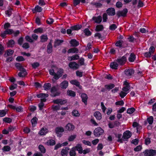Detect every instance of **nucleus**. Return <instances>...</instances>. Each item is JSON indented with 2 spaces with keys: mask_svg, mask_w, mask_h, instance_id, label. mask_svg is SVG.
Instances as JSON below:
<instances>
[{
  "mask_svg": "<svg viewBox=\"0 0 156 156\" xmlns=\"http://www.w3.org/2000/svg\"><path fill=\"white\" fill-rule=\"evenodd\" d=\"M64 73V70L62 68H60L58 69L57 73H56V75L55 76V79L56 80H58L60 77H61L63 75Z\"/></svg>",
  "mask_w": 156,
  "mask_h": 156,
  "instance_id": "8",
  "label": "nucleus"
},
{
  "mask_svg": "<svg viewBox=\"0 0 156 156\" xmlns=\"http://www.w3.org/2000/svg\"><path fill=\"white\" fill-rule=\"evenodd\" d=\"M83 32L84 33L85 35L87 36H90L92 34L91 32L88 28L85 29L83 30Z\"/></svg>",
  "mask_w": 156,
  "mask_h": 156,
  "instance_id": "37",
  "label": "nucleus"
},
{
  "mask_svg": "<svg viewBox=\"0 0 156 156\" xmlns=\"http://www.w3.org/2000/svg\"><path fill=\"white\" fill-rule=\"evenodd\" d=\"M134 70L131 69H127L125 71V73L126 75L131 76L134 73Z\"/></svg>",
  "mask_w": 156,
  "mask_h": 156,
  "instance_id": "29",
  "label": "nucleus"
},
{
  "mask_svg": "<svg viewBox=\"0 0 156 156\" xmlns=\"http://www.w3.org/2000/svg\"><path fill=\"white\" fill-rule=\"evenodd\" d=\"M117 28V26L115 24H112L109 27V29L112 31L114 30Z\"/></svg>",
  "mask_w": 156,
  "mask_h": 156,
  "instance_id": "53",
  "label": "nucleus"
},
{
  "mask_svg": "<svg viewBox=\"0 0 156 156\" xmlns=\"http://www.w3.org/2000/svg\"><path fill=\"white\" fill-rule=\"evenodd\" d=\"M80 58L79 56L77 54H75L72 56H69L67 59L69 61H72L79 59Z\"/></svg>",
  "mask_w": 156,
  "mask_h": 156,
  "instance_id": "21",
  "label": "nucleus"
},
{
  "mask_svg": "<svg viewBox=\"0 0 156 156\" xmlns=\"http://www.w3.org/2000/svg\"><path fill=\"white\" fill-rule=\"evenodd\" d=\"M76 135H71L69 137L68 140L69 142L73 141L76 138Z\"/></svg>",
  "mask_w": 156,
  "mask_h": 156,
  "instance_id": "49",
  "label": "nucleus"
},
{
  "mask_svg": "<svg viewBox=\"0 0 156 156\" xmlns=\"http://www.w3.org/2000/svg\"><path fill=\"white\" fill-rule=\"evenodd\" d=\"M23 37H20L18 40V44L20 45H22L23 41Z\"/></svg>",
  "mask_w": 156,
  "mask_h": 156,
  "instance_id": "58",
  "label": "nucleus"
},
{
  "mask_svg": "<svg viewBox=\"0 0 156 156\" xmlns=\"http://www.w3.org/2000/svg\"><path fill=\"white\" fill-rule=\"evenodd\" d=\"M132 134L131 132L129 130H126L123 133L122 138L124 139H128L132 136Z\"/></svg>",
  "mask_w": 156,
  "mask_h": 156,
  "instance_id": "10",
  "label": "nucleus"
},
{
  "mask_svg": "<svg viewBox=\"0 0 156 156\" xmlns=\"http://www.w3.org/2000/svg\"><path fill=\"white\" fill-rule=\"evenodd\" d=\"M20 72L18 73V76L20 77H23L27 74L26 70L23 66L19 70Z\"/></svg>",
  "mask_w": 156,
  "mask_h": 156,
  "instance_id": "9",
  "label": "nucleus"
},
{
  "mask_svg": "<svg viewBox=\"0 0 156 156\" xmlns=\"http://www.w3.org/2000/svg\"><path fill=\"white\" fill-rule=\"evenodd\" d=\"M12 9L10 8L5 11V14L7 15L8 16L10 17L12 14Z\"/></svg>",
  "mask_w": 156,
  "mask_h": 156,
  "instance_id": "45",
  "label": "nucleus"
},
{
  "mask_svg": "<svg viewBox=\"0 0 156 156\" xmlns=\"http://www.w3.org/2000/svg\"><path fill=\"white\" fill-rule=\"evenodd\" d=\"M122 5L123 4L122 2L119 1L117 2L116 4V7L118 8H121L122 7Z\"/></svg>",
  "mask_w": 156,
  "mask_h": 156,
  "instance_id": "64",
  "label": "nucleus"
},
{
  "mask_svg": "<svg viewBox=\"0 0 156 156\" xmlns=\"http://www.w3.org/2000/svg\"><path fill=\"white\" fill-rule=\"evenodd\" d=\"M51 87V85L50 83H45L43 87L45 90H47L50 89Z\"/></svg>",
  "mask_w": 156,
  "mask_h": 156,
  "instance_id": "42",
  "label": "nucleus"
},
{
  "mask_svg": "<svg viewBox=\"0 0 156 156\" xmlns=\"http://www.w3.org/2000/svg\"><path fill=\"white\" fill-rule=\"evenodd\" d=\"M67 94L69 96L72 97H75L76 95V93L71 90H68L67 91Z\"/></svg>",
  "mask_w": 156,
  "mask_h": 156,
  "instance_id": "36",
  "label": "nucleus"
},
{
  "mask_svg": "<svg viewBox=\"0 0 156 156\" xmlns=\"http://www.w3.org/2000/svg\"><path fill=\"white\" fill-rule=\"evenodd\" d=\"M17 84L16 83H14L13 85H11L9 87V89L10 90H13L17 88Z\"/></svg>",
  "mask_w": 156,
  "mask_h": 156,
  "instance_id": "63",
  "label": "nucleus"
},
{
  "mask_svg": "<svg viewBox=\"0 0 156 156\" xmlns=\"http://www.w3.org/2000/svg\"><path fill=\"white\" fill-rule=\"evenodd\" d=\"M55 131L56 133L58 134L60 133H62L64 132V129L62 127H58L55 128Z\"/></svg>",
  "mask_w": 156,
  "mask_h": 156,
  "instance_id": "27",
  "label": "nucleus"
},
{
  "mask_svg": "<svg viewBox=\"0 0 156 156\" xmlns=\"http://www.w3.org/2000/svg\"><path fill=\"white\" fill-rule=\"evenodd\" d=\"M63 40H60V39H56L54 42V47L56 48L57 46H59L61 44L64 42Z\"/></svg>",
  "mask_w": 156,
  "mask_h": 156,
  "instance_id": "26",
  "label": "nucleus"
},
{
  "mask_svg": "<svg viewBox=\"0 0 156 156\" xmlns=\"http://www.w3.org/2000/svg\"><path fill=\"white\" fill-rule=\"evenodd\" d=\"M43 29L41 27H39L37 29H35L34 32L35 33L38 34V33H43Z\"/></svg>",
  "mask_w": 156,
  "mask_h": 156,
  "instance_id": "40",
  "label": "nucleus"
},
{
  "mask_svg": "<svg viewBox=\"0 0 156 156\" xmlns=\"http://www.w3.org/2000/svg\"><path fill=\"white\" fill-rule=\"evenodd\" d=\"M93 4L97 8H101L102 6V4L99 2H94Z\"/></svg>",
  "mask_w": 156,
  "mask_h": 156,
  "instance_id": "56",
  "label": "nucleus"
},
{
  "mask_svg": "<svg viewBox=\"0 0 156 156\" xmlns=\"http://www.w3.org/2000/svg\"><path fill=\"white\" fill-rule=\"evenodd\" d=\"M38 120L37 118L36 117H34L31 120V122L33 126H36Z\"/></svg>",
  "mask_w": 156,
  "mask_h": 156,
  "instance_id": "33",
  "label": "nucleus"
},
{
  "mask_svg": "<svg viewBox=\"0 0 156 156\" xmlns=\"http://www.w3.org/2000/svg\"><path fill=\"white\" fill-rule=\"evenodd\" d=\"M123 41L122 40H119L116 41L115 44L116 46L119 47L120 48H125L127 47V44H126V46L122 45Z\"/></svg>",
  "mask_w": 156,
  "mask_h": 156,
  "instance_id": "15",
  "label": "nucleus"
},
{
  "mask_svg": "<svg viewBox=\"0 0 156 156\" xmlns=\"http://www.w3.org/2000/svg\"><path fill=\"white\" fill-rule=\"evenodd\" d=\"M38 148L40 151L42 153H44L46 152V149L42 145H40Z\"/></svg>",
  "mask_w": 156,
  "mask_h": 156,
  "instance_id": "46",
  "label": "nucleus"
},
{
  "mask_svg": "<svg viewBox=\"0 0 156 156\" xmlns=\"http://www.w3.org/2000/svg\"><path fill=\"white\" fill-rule=\"evenodd\" d=\"M147 120L149 124H152L153 122V117L152 116H150L147 118Z\"/></svg>",
  "mask_w": 156,
  "mask_h": 156,
  "instance_id": "51",
  "label": "nucleus"
},
{
  "mask_svg": "<svg viewBox=\"0 0 156 156\" xmlns=\"http://www.w3.org/2000/svg\"><path fill=\"white\" fill-rule=\"evenodd\" d=\"M75 149L73 147L71 149L69 152V154L70 156H75L76 155V153L75 152Z\"/></svg>",
  "mask_w": 156,
  "mask_h": 156,
  "instance_id": "44",
  "label": "nucleus"
},
{
  "mask_svg": "<svg viewBox=\"0 0 156 156\" xmlns=\"http://www.w3.org/2000/svg\"><path fill=\"white\" fill-rule=\"evenodd\" d=\"M47 133V129L46 128H42L39 132L38 133L41 135H45Z\"/></svg>",
  "mask_w": 156,
  "mask_h": 156,
  "instance_id": "35",
  "label": "nucleus"
},
{
  "mask_svg": "<svg viewBox=\"0 0 156 156\" xmlns=\"http://www.w3.org/2000/svg\"><path fill=\"white\" fill-rule=\"evenodd\" d=\"M92 20L94 21L95 23L99 24L102 21V17L101 16H98L97 17L93 16Z\"/></svg>",
  "mask_w": 156,
  "mask_h": 156,
  "instance_id": "14",
  "label": "nucleus"
},
{
  "mask_svg": "<svg viewBox=\"0 0 156 156\" xmlns=\"http://www.w3.org/2000/svg\"><path fill=\"white\" fill-rule=\"evenodd\" d=\"M72 113L73 115L75 117H79L80 115V114L77 110H73L72 112Z\"/></svg>",
  "mask_w": 156,
  "mask_h": 156,
  "instance_id": "54",
  "label": "nucleus"
},
{
  "mask_svg": "<svg viewBox=\"0 0 156 156\" xmlns=\"http://www.w3.org/2000/svg\"><path fill=\"white\" fill-rule=\"evenodd\" d=\"M82 27L81 24H77L76 25L72 26L70 28L73 30H80Z\"/></svg>",
  "mask_w": 156,
  "mask_h": 156,
  "instance_id": "28",
  "label": "nucleus"
},
{
  "mask_svg": "<svg viewBox=\"0 0 156 156\" xmlns=\"http://www.w3.org/2000/svg\"><path fill=\"white\" fill-rule=\"evenodd\" d=\"M3 121L5 123H10L12 122V120L10 118L6 117L3 119Z\"/></svg>",
  "mask_w": 156,
  "mask_h": 156,
  "instance_id": "43",
  "label": "nucleus"
},
{
  "mask_svg": "<svg viewBox=\"0 0 156 156\" xmlns=\"http://www.w3.org/2000/svg\"><path fill=\"white\" fill-rule=\"evenodd\" d=\"M10 147L9 146H5L2 148V150L3 151H9L11 150Z\"/></svg>",
  "mask_w": 156,
  "mask_h": 156,
  "instance_id": "52",
  "label": "nucleus"
},
{
  "mask_svg": "<svg viewBox=\"0 0 156 156\" xmlns=\"http://www.w3.org/2000/svg\"><path fill=\"white\" fill-rule=\"evenodd\" d=\"M7 34H11L14 33V31L11 29H7L5 30Z\"/></svg>",
  "mask_w": 156,
  "mask_h": 156,
  "instance_id": "62",
  "label": "nucleus"
},
{
  "mask_svg": "<svg viewBox=\"0 0 156 156\" xmlns=\"http://www.w3.org/2000/svg\"><path fill=\"white\" fill-rule=\"evenodd\" d=\"M136 59V56L134 53H131L130 54L129 57V58L128 60L130 62H133Z\"/></svg>",
  "mask_w": 156,
  "mask_h": 156,
  "instance_id": "32",
  "label": "nucleus"
},
{
  "mask_svg": "<svg viewBox=\"0 0 156 156\" xmlns=\"http://www.w3.org/2000/svg\"><path fill=\"white\" fill-rule=\"evenodd\" d=\"M69 83L67 80H64L60 83V87L62 89H66L68 86Z\"/></svg>",
  "mask_w": 156,
  "mask_h": 156,
  "instance_id": "16",
  "label": "nucleus"
},
{
  "mask_svg": "<svg viewBox=\"0 0 156 156\" xmlns=\"http://www.w3.org/2000/svg\"><path fill=\"white\" fill-rule=\"evenodd\" d=\"M47 144L50 146H53L55 144V142L53 140H50L47 142Z\"/></svg>",
  "mask_w": 156,
  "mask_h": 156,
  "instance_id": "47",
  "label": "nucleus"
},
{
  "mask_svg": "<svg viewBox=\"0 0 156 156\" xmlns=\"http://www.w3.org/2000/svg\"><path fill=\"white\" fill-rule=\"evenodd\" d=\"M144 153L145 156H155L156 155V150L146 149Z\"/></svg>",
  "mask_w": 156,
  "mask_h": 156,
  "instance_id": "2",
  "label": "nucleus"
},
{
  "mask_svg": "<svg viewBox=\"0 0 156 156\" xmlns=\"http://www.w3.org/2000/svg\"><path fill=\"white\" fill-rule=\"evenodd\" d=\"M52 51V46L51 41L47 46V51L48 54L51 53Z\"/></svg>",
  "mask_w": 156,
  "mask_h": 156,
  "instance_id": "19",
  "label": "nucleus"
},
{
  "mask_svg": "<svg viewBox=\"0 0 156 156\" xmlns=\"http://www.w3.org/2000/svg\"><path fill=\"white\" fill-rule=\"evenodd\" d=\"M126 60V55H124L121 58H117L116 61L119 65L123 66L125 63Z\"/></svg>",
  "mask_w": 156,
  "mask_h": 156,
  "instance_id": "6",
  "label": "nucleus"
},
{
  "mask_svg": "<svg viewBox=\"0 0 156 156\" xmlns=\"http://www.w3.org/2000/svg\"><path fill=\"white\" fill-rule=\"evenodd\" d=\"M69 148L68 147H66L65 149H63L61 151V154L62 156H66L68 152V150H69Z\"/></svg>",
  "mask_w": 156,
  "mask_h": 156,
  "instance_id": "30",
  "label": "nucleus"
},
{
  "mask_svg": "<svg viewBox=\"0 0 156 156\" xmlns=\"http://www.w3.org/2000/svg\"><path fill=\"white\" fill-rule=\"evenodd\" d=\"M42 8L38 5L35 6L34 8L32 9V11L33 13H35L36 12H41L42 10Z\"/></svg>",
  "mask_w": 156,
  "mask_h": 156,
  "instance_id": "25",
  "label": "nucleus"
},
{
  "mask_svg": "<svg viewBox=\"0 0 156 156\" xmlns=\"http://www.w3.org/2000/svg\"><path fill=\"white\" fill-rule=\"evenodd\" d=\"M67 100L66 99L63 100L62 99H57L53 100L52 102L55 104L63 105L67 103Z\"/></svg>",
  "mask_w": 156,
  "mask_h": 156,
  "instance_id": "4",
  "label": "nucleus"
},
{
  "mask_svg": "<svg viewBox=\"0 0 156 156\" xmlns=\"http://www.w3.org/2000/svg\"><path fill=\"white\" fill-rule=\"evenodd\" d=\"M75 149V151H77L79 154H81L83 153V148L82 147L80 144H77L76 146L73 147Z\"/></svg>",
  "mask_w": 156,
  "mask_h": 156,
  "instance_id": "18",
  "label": "nucleus"
},
{
  "mask_svg": "<svg viewBox=\"0 0 156 156\" xmlns=\"http://www.w3.org/2000/svg\"><path fill=\"white\" fill-rule=\"evenodd\" d=\"M25 39L27 41L30 43H32L33 42V39L29 35L26 36L25 37Z\"/></svg>",
  "mask_w": 156,
  "mask_h": 156,
  "instance_id": "50",
  "label": "nucleus"
},
{
  "mask_svg": "<svg viewBox=\"0 0 156 156\" xmlns=\"http://www.w3.org/2000/svg\"><path fill=\"white\" fill-rule=\"evenodd\" d=\"M127 39L130 42H133L134 41L136 40V39L134 38L133 36H130L128 37L127 38Z\"/></svg>",
  "mask_w": 156,
  "mask_h": 156,
  "instance_id": "57",
  "label": "nucleus"
},
{
  "mask_svg": "<svg viewBox=\"0 0 156 156\" xmlns=\"http://www.w3.org/2000/svg\"><path fill=\"white\" fill-rule=\"evenodd\" d=\"M94 116L98 120H100L102 118L101 114L98 111H96L94 112Z\"/></svg>",
  "mask_w": 156,
  "mask_h": 156,
  "instance_id": "24",
  "label": "nucleus"
},
{
  "mask_svg": "<svg viewBox=\"0 0 156 156\" xmlns=\"http://www.w3.org/2000/svg\"><path fill=\"white\" fill-rule=\"evenodd\" d=\"M108 15L109 16H114L115 14V10L114 8L110 7L106 10Z\"/></svg>",
  "mask_w": 156,
  "mask_h": 156,
  "instance_id": "11",
  "label": "nucleus"
},
{
  "mask_svg": "<svg viewBox=\"0 0 156 156\" xmlns=\"http://www.w3.org/2000/svg\"><path fill=\"white\" fill-rule=\"evenodd\" d=\"M81 97L82 102L86 105L87 104V100L88 98L87 94L85 93H83L81 94Z\"/></svg>",
  "mask_w": 156,
  "mask_h": 156,
  "instance_id": "13",
  "label": "nucleus"
},
{
  "mask_svg": "<svg viewBox=\"0 0 156 156\" xmlns=\"http://www.w3.org/2000/svg\"><path fill=\"white\" fill-rule=\"evenodd\" d=\"M128 12V11L127 9L125 8L122 11H117L116 13V15L117 16L118 18L121 16L125 17L127 16V14Z\"/></svg>",
  "mask_w": 156,
  "mask_h": 156,
  "instance_id": "3",
  "label": "nucleus"
},
{
  "mask_svg": "<svg viewBox=\"0 0 156 156\" xmlns=\"http://www.w3.org/2000/svg\"><path fill=\"white\" fill-rule=\"evenodd\" d=\"M68 66L72 69L76 70L79 68L80 65L76 62H71L69 63Z\"/></svg>",
  "mask_w": 156,
  "mask_h": 156,
  "instance_id": "5",
  "label": "nucleus"
},
{
  "mask_svg": "<svg viewBox=\"0 0 156 156\" xmlns=\"http://www.w3.org/2000/svg\"><path fill=\"white\" fill-rule=\"evenodd\" d=\"M16 60L18 62H21L24 61L25 60V59L22 56H18L16 57Z\"/></svg>",
  "mask_w": 156,
  "mask_h": 156,
  "instance_id": "55",
  "label": "nucleus"
},
{
  "mask_svg": "<svg viewBox=\"0 0 156 156\" xmlns=\"http://www.w3.org/2000/svg\"><path fill=\"white\" fill-rule=\"evenodd\" d=\"M70 44L72 47H76L79 45V42L75 39H72L69 42Z\"/></svg>",
  "mask_w": 156,
  "mask_h": 156,
  "instance_id": "22",
  "label": "nucleus"
},
{
  "mask_svg": "<svg viewBox=\"0 0 156 156\" xmlns=\"http://www.w3.org/2000/svg\"><path fill=\"white\" fill-rule=\"evenodd\" d=\"M70 83L73 85H75L80 89H82V87L80 85V82L76 80H71L70 81Z\"/></svg>",
  "mask_w": 156,
  "mask_h": 156,
  "instance_id": "17",
  "label": "nucleus"
},
{
  "mask_svg": "<svg viewBox=\"0 0 156 156\" xmlns=\"http://www.w3.org/2000/svg\"><path fill=\"white\" fill-rule=\"evenodd\" d=\"M41 41L42 42H46L48 40V37L47 35H42L41 36Z\"/></svg>",
  "mask_w": 156,
  "mask_h": 156,
  "instance_id": "38",
  "label": "nucleus"
},
{
  "mask_svg": "<svg viewBox=\"0 0 156 156\" xmlns=\"http://www.w3.org/2000/svg\"><path fill=\"white\" fill-rule=\"evenodd\" d=\"M115 87V85L113 83H110L109 84H106L105 85V87L102 88L101 91L102 92H104L105 91L106 89L110 90L112 89Z\"/></svg>",
  "mask_w": 156,
  "mask_h": 156,
  "instance_id": "7",
  "label": "nucleus"
},
{
  "mask_svg": "<svg viewBox=\"0 0 156 156\" xmlns=\"http://www.w3.org/2000/svg\"><path fill=\"white\" fill-rule=\"evenodd\" d=\"M65 128L68 131H73L75 128V126L72 123H69L65 126Z\"/></svg>",
  "mask_w": 156,
  "mask_h": 156,
  "instance_id": "12",
  "label": "nucleus"
},
{
  "mask_svg": "<svg viewBox=\"0 0 156 156\" xmlns=\"http://www.w3.org/2000/svg\"><path fill=\"white\" fill-rule=\"evenodd\" d=\"M57 91V89L55 86H54L52 87L51 90V94H52L55 92Z\"/></svg>",
  "mask_w": 156,
  "mask_h": 156,
  "instance_id": "61",
  "label": "nucleus"
},
{
  "mask_svg": "<svg viewBox=\"0 0 156 156\" xmlns=\"http://www.w3.org/2000/svg\"><path fill=\"white\" fill-rule=\"evenodd\" d=\"M104 132V130L101 127H99L95 129L93 133L95 136L99 137Z\"/></svg>",
  "mask_w": 156,
  "mask_h": 156,
  "instance_id": "1",
  "label": "nucleus"
},
{
  "mask_svg": "<svg viewBox=\"0 0 156 156\" xmlns=\"http://www.w3.org/2000/svg\"><path fill=\"white\" fill-rule=\"evenodd\" d=\"M32 67L34 69H36L40 66V64L38 62H35L31 65Z\"/></svg>",
  "mask_w": 156,
  "mask_h": 156,
  "instance_id": "59",
  "label": "nucleus"
},
{
  "mask_svg": "<svg viewBox=\"0 0 156 156\" xmlns=\"http://www.w3.org/2000/svg\"><path fill=\"white\" fill-rule=\"evenodd\" d=\"M104 27L102 25H99L96 26L95 30L96 32L102 31L104 29Z\"/></svg>",
  "mask_w": 156,
  "mask_h": 156,
  "instance_id": "34",
  "label": "nucleus"
},
{
  "mask_svg": "<svg viewBox=\"0 0 156 156\" xmlns=\"http://www.w3.org/2000/svg\"><path fill=\"white\" fill-rule=\"evenodd\" d=\"M110 67L112 69H116L118 68L119 64L116 62H112L110 64Z\"/></svg>",
  "mask_w": 156,
  "mask_h": 156,
  "instance_id": "23",
  "label": "nucleus"
},
{
  "mask_svg": "<svg viewBox=\"0 0 156 156\" xmlns=\"http://www.w3.org/2000/svg\"><path fill=\"white\" fill-rule=\"evenodd\" d=\"M14 51L13 50L9 49L5 51V53L4 54V56L6 57L8 56H11L13 53Z\"/></svg>",
  "mask_w": 156,
  "mask_h": 156,
  "instance_id": "20",
  "label": "nucleus"
},
{
  "mask_svg": "<svg viewBox=\"0 0 156 156\" xmlns=\"http://www.w3.org/2000/svg\"><path fill=\"white\" fill-rule=\"evenodd\" d=\"M6 114V112L4 110H0V117H2L5 116Z\"/></svg>",
  "mask_w": 156,
  "mask_h": 156,
  "instance_id": "60",
  "label": "nucleus"
},
{
  "mask_svg": "<svg viewBox=\"0 0 156 156\" xmlns=\"http://www.w3.org/2000/svg\"><path fill=\"white\" fill-rule=\"evenodd\" d=\"M79 50L76 48H72L69 49L67 51L68 53H76L78 52Z\"/></svg>",
  "mask_w": 156,
  "mask_h": 156,
  "instance_id": "31",
  "label": "nucleus"
},
{
  "mask_svg": "<svg viewBox=\"0 0 156 156\" xmlns=\"http://www.w3.org/2000/svg\"><path fill=\"white\" fill-rule=\"evenodd\" d=\"M79 60L78 61V63L80 66H83L84 65V61L85 59L83 57H81L79 59Z\"/></svg>",
  "mask_w": 156,
  "mask_h": 156,
  "instance_id": "39",
  "label": "nucleus"
},
{
  "mask_svg": "<svg viewBox=\"0 0 156 156\" xmlns=\"http://www.w3.org/2000/svg\"><path fill=\"white\" fill-rule=\"evenodd\" d=\"M136 111L135 109L133 107L128 108L126 112L127 114H131L133 113Z\"/></svg>",
  "mask_w": 156,
  "mask_h": 156,
  "instance_id": "41",
  "label": "nucleus"
},
{
  "mask_svg": "<svg viewBox=\"0 0 156 156\" xmlns=\"http://www.w3.org/2000/svg\"><path fill=\"white\" fill-rule=\"evenodd\" d=\"M15 41L13 40H9L8 43V45L9 47H12L15 44Z\"/></svg>",
  "mask_w": 156,
  "mask_h": 156,
  "instance_id": "48",
  "label": "nucleus"
}]
</instances>
